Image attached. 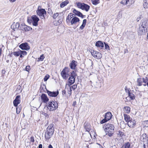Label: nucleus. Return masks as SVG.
Here are the masks:
<instances>
[{"label":"nucleus","instance_id":"obj_1","mask_svg":"<svg viewBox=\"0 0 148 148\" xmlns=\"http://www.w3.org/2000/svg\"><path fill=\"white\" fill-rule=\"evenodd\" d=\"M141 26L139 27L138 31L139 35H141L144 33L147 32L148 30V20L143 19L141 22Z\"/></svg>","mask_w":148,"mask_h":148},{"label":"nucleus","instance_id":"obj_2","mask_svg":"<svg viewBox=\"0 0 148 148\" xmlns=\"http://www.w3.org/2000/svg\"><path fill=\"white\" fill-rule=\"evenodd\" d=\"M104 128L106 135L109 136H112L114 133V126L113 124L110 123L106 124L104 125Z\"/></svg>","mask_w":148,"mask_h":148},{"label":"nucleus","instance_id":"obj_3","mask_svg":"<svg viewBox=\"0 0 148 148\" xmlns=\"http://www.w3.org/2000/svg\"><path fill=\"white\" fill-rule=\"evenodd\" d=\"M58 104L56 101H49L48 104L45 106L44 110L48 109L49 111H52L56 110L58 108Z\"/></svg>","mask_w":148,"mask_h":148},{"label":"nucleus","instance_id":"obj_4","mask_svg":"<svg viewBox=\"0 0 148 148\" xmlns=\"http://www.w3.org/2000/svg\"><path fill=\"white\" fill-rule=\"evenodd\" d=\"M53 125L51 124L48 126L46 129V131L45 132V138L48 140L52 136L54 132V128L53 127Z\"/></svg>","mask_w":148,"mask_h":148},{"label":"nucleus","instance_id":"obj_5","mask_svg":"<svg viewBox=\"0 0 148 148\" xmlns=\"http://www.w3.org/2000/svg\"><path fill=\"white\" fill-rule=\"evenodd\" d=\"M70 69L67 67H65L61 73V75L63 78L66 79L69 75V72Z\"/></svg>","mask_w":148,"mask_h":148},{"label":"nucleus","instance_id":"obj_6","mask_svg":"<svg viewBox=\"0 0 148 148\" xmlns=\"http://www.w3.org/2000/svg\"><path fill=\"white\" fill-rule=\"evenodd\" d=\"M77 74L74 71L71 73V76L69 78L68 81V85L70 86L73 84L75 82V79Z\"/></svg>","mask_w":148,"mask_h":148},{"label":"nucleus","instance_id":"obj_7","mask_svg":"<svg viewBox=\"0 0 148 148\" xmlns=\"http://www.w3.org/2000/svg\"><path fill=\"white\" fill-rule=\"evenodd\" d=\"M90 52L92 55L95 58L97 59H100L102 57L101 54L99 52L91 50Z\"/></svg>","mask_w":148,"mask_h":148},{"label":"nucleus","instance_id":"obj_8","mask_svg":"<svg viewBox=\"0 0 148 148\" xmlns=\"http://www.w3.org/2000/svg\"><path fill=\"white\" fill-rule=\"evenodd\" d=\"M19 48L22 50H28L30 49V47L27 42L22 43L19 46Z\"/></svg>","mask_w":148,"mask_h":148},{"label":"nucleus","instance_id":"obj_9","mask_svg":"<svg viewBox=\"0 0 148 148\" xmlns=\"http://www.w3.org/2000/svg\"><path fill=\"white\" fill-rule=\"evenodd\" d=\"M37 13L41 18L43 19L45 18V15L46 14V12L45 9H42L40 10H37Z\"/></svg>","mask_w":148,"mask_h":148},{"label":"nucleus","instance_id":"obj_10","mask_svg":"<svg viewBox=\"0 0 148 148\" xmlns=\"http://www.w3.org/2000/svg\"><path fill=\"white\" fill-rule=\"evenodd\" d=\"M33 25L36 26L38 25V22L39 20V18L36 15H33L31 17Z\"/></svg>","mask_w":148,"mask_h":148},{"label":"nucleus","instance_id":"obj_11","mask_svg":"<svg viewBox=\"0 0 148 148\" xmlns=\"http://www.w3.org/2000/svg\"><path fill=\"white\" fill-rule=\"evenodd\" d=\"M47 93L49 96L52 97H56L58 95L59 92L58 90L56 91L51 92L47 90Z\"/></svg>","mask_w":148,"mask_h":148},{"label":"nucleus","instance_id":"obj_12","mask_svg":"<svg viewBox=\"0 0 148 148\" xmlns=\"http://www.w3.org/2000/svg\"><path fill=\"white\" fill-rule=\"evenodd\" d=\"M20 28L21 29L25 31H29L32 29L31 27L25 25L24 23H22L21 24Z\"/></svg>","mask_w":148,"mask_h":148},{"label":"nucleus","instance_id":"obj_13","mask_svg":"<svg viewBox=\"0 0 148 148\" xmlns=\"http://www.w3.org/2000/svg\"><path fill=\"white\" fill-rule=\"evenodd\" d=\"M20 99L21 97L20 95H17L15 99L13 101L14 105V106L17 107L18 105L20 103Z\"/></svg>","mask_w":148,"mask_h":148},{"label":"nucleus","instance_id":"obj_14","mask_svg":"<svg viewBox=\"0 0 148 148\" xmlns=\"http://www.w3.org/2000/svg\"><path fill=\"white\" fill-rule=\"evenodd\" d=\"M127 124L130 127L134 128L136 125V121L134 120L131 119L128 122Z\"/></svg>","mask_w":148,"mask_h":148},{"label":"nucleus","instance_id":"obj_15","mask_svg":"<svg viewBox=\"0 0 148 148\" xmlns=\"http://www.w3.org/2000/svg\"><path fill=\"white\" fill-rule=\"evenodd\" d=\"M77 65V62L75 60H73L70 63L69 66L71 69H75Z\"/></svg>","mask_w":148,"mask_h":148},{"label":"nucleus","instance_id":"obj_16","mask_svg":"<svg viewBox=\"0 0 148 148\" xmlns=\"http://www.w3.org/2000/svg\"><path fill=\"white\" fill-rule=\"evenodd\" d=\"M40 97L42 102L45 103H47L49 101V98L45 93H42Z\"/></svg>","mask_w":148,"mask_h":148},{"label":"nucleus","instance_id":"obj_17","mask_svg":"<svg viewBox=\"0 0 148 148\" xmlns=\"http://www.w3.org/2000/svg\"><path fill=\"white\" fill-rule=\"evenodd\" d=\"M80 21L78 17L75 16L72 18L70 21V23L72 25L75 24L77 22Z\"/></svg>","mask_w":148,"mask_h":148},{"label":"nucleus","instance_id":"obj_18","mask_svg":"<svg viewBox=\"0 0 148 148\" xmlns=\"http://www.w3.org/2000/svg\"><path fill=\"white\" fill-rule=\"evenodd\" d=\"M19 27L20 24L18 23H14L11 25V28L12 29L15 30H17Z\"/></svg>","mask_w":148,"mask_h":148},{"label":"nucleus","instance_id":"obj_19","mask_svg":"<svg viewBox=\"0 0 148 148\" xmlns=\"http://www.w3.org/2000/svg\"><path fill=\"white\" fill-rule=\"evenodd\" d=\"M140 140L144 142H147L148 138L146 134H143L140 137Z\"/></svg>","mask_w":148,"mask_h":148},{"label":"nucleus","instance_id":"obj_20","mask_svg":"<svg viewBox=\"0 0 148 148\" xmlns=\"http://www.w3.org/2000/svg\"><path fill=\"white\" fill-rule=\"evenodd\" d=\"M95 46L97 47H99L101 49H102L104 47L103 42L99 40L97 41L95 43Z\"/></svg>","mask_w":148,"mask_h":148},{"label":"nucleus","instance_id":"obj_21","mask_svg":"<svg viewBox=\"0 0 148 148\" xmlns=\"http://www.w3.org/2000/svg\"><path fill=\"white\" fill-rule=\"evenodd\" d=\"M75 16V14L70 13L67 17L66 21L67 23H69L70 21L71 20V18Z\"/></svg>","mask_w":148,"mask_h":148},{"label":"nucleus","instance_id":"obj_22","mask_svg":"<svg viewBox=\"0 0 148 148\" xmlns=\"http://www.w3.org/2000/svg\"><path fill=\"white\" fill-rule=\"evenodd\" d=\"M112 116V114L110 112H107L105 115V117L107 119V120L108 121L111 119Z\"/></svg>","mask_w":148,"mask_h":148},{"label":"nucleus","instance_id":"obj_23","mask_svg":"<svg viewBox=\"0 0 148 148\" xmlns=\"http://www.w3.org/2000/svg\"><path fill=\"white\" fill-rule=\"evenodd\" d=\"M90 8L89 5L85 3H83L82 10H84L86 11H88Z\"/></svg>","mask_w":148,"mask_h":148},{"label":"nucleus","instance_id":"obj_24","mask_svg":"<svg viewBox=\"0 0 148 148\" xmlns=\"http://www.w3.org/2000/svg\"><path fill=\"white\" fill-rule=\"evenodd\" d=\"M124 117L125 121L127 123L132 119L129 115L126 114H124Z\"/></svg>","mask_w":148,"mask_h":148},{"label":"nucleus","instance_id":"obj_25","mask_svg":"<svg viewBox=\"0 0 148 148\" xmlns=\"http://www.w3.org/2000/svg\"><path fill=\"white\" fill-rule=\"evenodd\" d=\"M73 12L74 13L75 15L78 16H80L82 15V14L80 12L76 10L75 9H74L73 10Z\"/></svg>","mask_w":148,"mask_h":148},{"label":"nucleus","instance_id":"obj_26","mask_svg":"<svg viewBox=\"0 0 148 148\" xmlns=\"http://www.w3.org/2000/svg\"><path fill=\"white\" fill-rule=\"evenodd\" d=\"M87 20L86 19H84L83 21L82 24L79 27V29L81 30L83 29L85 27L86 23Z\"/></svg>","mask_w":148,"mask_h":148},{"label":"nucleus","instance_id":"obj_27","mask_svg":"<svg viewBox=\"0 0 148 148\" xmlns=\"http://www.w3.org/2000/svg\"><path fill=\"white\" fill-rule=\"evenodd\" d=\"M126 3L127 6H130L134 3V1L133 0H126Z\"/></svg>","mask_w":148,"mask_h":148},{"label":"nucleus","instance_id":"obj_28","mask_svg":"<svg viewBox=\"0 0 148 148\" xmlns=\"http://www.w3.org/2000/svg\"><path fill=\"white\" fill-rule=\"evenodd\" d=\"M117 135L118 137L122 138L124 135V133L123 132L119 130L117 132Z\"/></svg>","mask_w":148,"mask_h":148},{"label":"nucleus","instance_id":"obj_29","mask_svg":"<svg viewBox=\"0 0 148 148\" xmlns=\"http://www.w3.org/2000/svg\"><path fill=\"white\" fill-rule=\"evenodd\" d=\"M69 2L68 0H66L62 2L60 5V6L61 8H62L66 5Z\"/></svg>","mask_w":148,"mask_h":148},{"label":"nucleus","instance_id":"obj_30","mask_svg":"<svg viewBox=\"0 0 148 148\" xmlns=\"http://www.w3.org/2000/svg\"><path fill=\"white\" fill-rule=\"evenodd\" d=\"M124 112L127 113H129L130 111V108L128 106H125L124 108Z\"/></svg>","mask_w":148,"mask_h":148},{"label":"nucleus","instance_id":"obj_31","mask_svg":"<svg viewBox=\"0 0 148 148\" xmlns=\"http://www.w3.org/2000/svg\"><path fill=\"white\" fill-rule=\"evenodd\" d=\"M84 128L86 129V131H87L88 132H89L91 130L90 125L89 124H86V125H85Z\"/></svg>","mask_w":148,"mask_h":148},{"label":"nucleus","instance_id":"obj_32","mask_svg":"<svg viewBox=\"0 0 148 148\" xmlns=\"http://www.w3.org/2000/svg\"><path fill=\"white\" fill-rule=\"evenodd\" d=\"M138 83L137 85L138 86H140L142 85V80L141 78H138L137 81Z\"/></svg>","mask_w":148,"mask_h":148},{"label":"nucleus","instance_id":"obj_33","mask_svg":"<svg viewBox=\"0 0 148 148\" xmlns=\"http://www.w3.org/2000/svg\"><path fill=\"white\" fill-rule=\"evenodd\" d=\"M128 97L132 100H134L135 99L134 95L131 92L128 94Z\"/></svg>","mask_w":148,"mask_h":148},{"label":"nucleus","instance_id":"obj_34","mask_svg":"<svg viewBox=\"0 0 148 148\" xmlns=\"http://www.w3.org/2000/svg\"><path fill=\"white\" fill-rule=\"evenodd\" d=\"M92 4L95 5H96L100 2L99 0H91Z\"/></svg>","mask_w":148,"mask_h":148},{"label":"nucleus","instance_id":"obj_35","mask_svg":"<svg viewBox=\"0 0 148 148\" xmlns=\"http://www.w3.org/2000/svg\"><path fill=\"white\" fill-rule=\"evenodd\" d=\"M76 4L78 8L82 9L83 3H80V2H78L76 3Z\"/></svg>","mask_w":148,"mask_h":148},{"label":"nucleus","instance_id":"obj_36","mask_svg":"<svg viewBox=\"0 0 148 148\" xmlns=\"http://www.w3.org/2000/svg\"><path fill=\"white\" fill-rule=\"evenodd\" d=\"M20 54V50L19 49L18 51L14 52H13V55L16 56H18Z\"/></svg>","mask_w":148,"mask_h":148},{"label":"nucleus","instance_id":"obj_37","mask_svg":"<svg viewBox=\"0 0 148 148\" xmlns=\"http://www.w3.org/2000/svg\"><path fill=\"white\" fill-rule=\"evenodd\" d=\"M143 82L144 83V84H146L148 81V78L147 77H143L142 79Z\"/></svg>","mask_w":148,"mask_h":148},{"label":"nucleus","instance_id":"obj_38","mask_svg":"<svg viewBox=\"0 0 148 148\" xmlns=\"http://www.w3.org/2000/svg\"><path fill=\"white\" fill-rule=\"evenodd\" d=\"M104 43L105 45V49L107 50H110V47L108 44L105 42H104Z\"/></svg>","mask_w":148,"mask_h":148},{"label":"nucleus","instance_id":"obj_39","mask_svg":"<svg viewBox=\"0 0 148 148\" xmlns=\"http://www.w3.org/2000/svg\"><path fill=\"white\" fill-rule=\"evenodd\" d=\"M45 58V57L43 55H42L40 56V57L38 58V61H42L43 60L44 58Z\"/></svg>","mask_w":148,"mask_h":148},{"label":"nucleus","instance_id":"obj_40","mask_svg":"<svg viewBox=\"0 0 148 148\" xmlns=\"http://www.w3.org/2000/svg\"><path fill=\"white\" fill-rule=\"evenodd\" d=\"M20 54H22L24 56H25L27 54V52L25 51H21L20 50Z\"/></svg>","mask_w":148,"mask_h":148},{"label":"nucleus","instance_id":"obj_41","mask_svg":"<svg viewBox=\"0 0 148 148\" xmlns=\"http://www.w3.org/2000/svg\"><path fill=\"white\" fill-rule=\"evenodd\" d=\"M125 90L126 92L128 94L131 92V90L130 89V88H127L126 87H125Z\"/></svg>","mask_w":148,"mask_h":148},{"label":"nucleus","instance_id":"obj_42","mask_svg":"<svg viewBox=\"0 0 148 148\" xmlns=\"http://www.w3.org/2000/svg\"><path fill=\"white\" fill-rule=\"evenodd\" d=\"M126 148H130V144L129 142H127L125 143L124 145Z\"/></svg>","mask_w":148,"mask_h":148},{"label":"nucleus","instance_id":"obj_43","mask_svg":"<svg viewBox=\"0 0 148 148\" xmlns=\"http://www.w3.org/2000/svg\"><path fill=\"white\" fill-rule=\"evenodd\" d=\"M108 121V120H107V119L104 117V118L101 121V124H103L106 122Z\"/></svg>","mask_w":148,"mask_h":148},{"label":"nucleus","instance_id":"obj_44","mask_svg":"<svg viewBox=\"0 0 148 148\" xmlns=\"http://www.w3.org/2000/svg\"><path fill=\"white\" fill-rule=\"evenodd\" d=\"M77 85L74 84L69 89H71H71H73V90H74L75 89L77 88Z\"/></svg>","mask_w":148,"mask_h":148},{"label":"nucleus","instance_id":"obj_45","mask_svg":"<svg viewBox=\"0 0 148 148\" xmlns=\"http://www.w3.org/2000/svg\"><path fill=\"white\" fill-rule=\"evenodd\" d=\"M146 2V1H144V3L143 4V6L144 8H147L148 7V3H147V2Z\"/></svg>","mask_w":148,"mask_h":148},{"label":"nucleus","instance_id":"obj_46","mask_svg":"<svg viewBox=\"0 0 148 148\" xmlns=\"http://www.w3.org/2000/svg\"><path fill=\"white\" fill-rule=\"evenodd\" d=\"M144 125L145 127H148V121H144Z\"/></svg>","mask_w":148,"mask_h":148},{"label":"nucleus","instance_id":"obj_47","mask_svg":"<svg viewBox=\"0 0 148 148\" xmlns=\"http://www.w3.org/2000/svg\"><path fill=\"white\" fill-rule=\"evenodd\" d=\"M59 14L58 13H54L53 15V17L54 19H55L59 15Z\"/></svg>","mask_w":148,"mask_h":148},{"label":"nucleus","instance_id":"obj_48","mask_svg":"<svg viewBox=\"0 0 148 148\" xmlns=\"http://www.w3.org/2000/svg\"><path fill=\"white\" fill-rule=\"evenodd\" d=\"M126 0H122L120 2V3L124 5H127V4L126 3Z\"/></svg>","mask_w":148,"mask_h":148},{"label":"nucleus","instance_id":"obj_49","mask_svg":"<svg viewBox=\"0 0 148 148\" xmlns=\"http://www.w3.org/2000/svg\"><path fill=\"white\" fill-rule=\"evenodd\" d=\"M49 75H48L47 76L46 75L44 78V81H46L49 78Z\"/></svg>","mask_w":148,"mask_h":148},{"label":"nucleus","instance_id":"obj_50","mask_svg":"<svg viewBox=\"0 0 148 148\" xmlns=\"http://www.w3.org/2000/svg\"><path fill=\"white\" fill-rule=\"evenodd\" d=\"M16 113L17 114H19L20 112H21V109H20V108H19L18 109V108L17 107H16Z\"/></svg>","mask_w":148,"mask_h":148},{"label":"nucleus","instance_id":"obj_51","mask_svg":"<svg viewBox=\"0 0 148 148\" xmlns=\"http://www.w3.org/2000/svg\"><path fill=\"white\" fill-rule=\"evenodd\" d=\"M64 148H70V147L69 145L68 144H65L64 145Z\"/></svg>","mask_w":148,"mask_h":148},{"label":"nucleus","instance_id":"obj_52","mask_svg":"<svg viewBox=\"0 0 148 148\" xmlns=\"http://www.w3.org/2000/svg\"><path fill=\"white\" fill-rule=\"evenodd\" d=\"M45 110H44H44H43L44 112H42V114L44 115L45 116H48V114L47 113L45 112Z\"/></svg>","mask_w":148,"mask_h":148},{"label":"nucleus","instance_id":"obj_53","mask_svg":"<svg viewBox=\"0 0 148 148\" xmlns=\"http://www.w3.org/2000/svg\"><path fill=\"white\" fill-rule=\"evenodd\" d=\"M30 66H27L25 68V70L26 71L29 72V70Z\"/></svg>","mask_w":148,"mask_h":148},{"label":"nucleus","instance_id":"obj_54","mask_svg":"<svg viewBox=\"0 0 148 148\" xmlns=\"http://www.w3.org/2000/svg\"><path fill=\"white\" fill-rule=\"evenodd\" d=\"M30 141L31 142H32L33 143L34 142V138L33 136H32L30 138Z\"/></svg>","mask_w":148,"mask_h":148},{"label":"nucleus","instance_id":"obj_55","mask_svg":"<svg viewBox=\"0 0 148 148\" xmlns=\"http://www.w3.org/2000/svg\"><path fill=\"white\" fill-rule=\"evenodd\" d=\"M43 9L41 8V6H38V9L37 10H42V9Z\"/></svg>","mask_w":148,"mask_h":148},{"label":"nucleus","instance_id":"obj_56","mask_svg":"<svg viewBox=\"0 0 148 148\" xmlns=\"http://www.w3.org/2000/svg\"><path fill=\"white\" fill-rule=\"evenodd\" d=\"M66 94V91L65 90H63L62 91V94L63 95H65Z\"/></svg>","mask_w":148,"mask_h":148},{"label":"nucleus","instance_id":"obj_57","mask_svg":"<svg viewBox=\"0 0 148 148\" xmlns=\"http://www.w3.org/2000/svg\"><path fill=\"white\" fill-rule=\"evenodd\" d=\"M71 89H69V91L68 92V94L69 95H71Z\"/></svg>","mask_w":148,"mask_h":148},{"label":"nucleus","instance_id":"obj_58","mask_svg":"<svg viewBox=\"0 0 148 148\" xmlns=\"http://www.w3.org/2000/svg\"><path fill=\"white\" fill-rule=\"evenodd\" d=\"M42 144H39L38 146V148H42Z\"/></svg>","mask_w":148,"mask_h":148},{"label":"nucleus","instance_id":"obj_59","mask_svg":"<svg viewBox=\"0 0 148 148\" xmlns=\"http://www.w3.org/2000/svg\"><path fill=\"white\" fill-rule=\"evenodd\" d=\"M129 99V97H127L125 98V99H126V101H130V99Z\"/></svg>","mask_w":148,"mask_h":148},{"label":"nucleus","instance_id":"obj_60","mask_svg":"<svg viewBox=\"0 0 148 148\" xmlns=\"http://www.w3.org/2000/svg\"><path fill=\"white\" fill-rule=\"evenodd\" d=\"M16 0H9V1L11 2H14L16 1Z\"/></svg>","mask_w":148,"mask_h":148},{"label":"nucleus","instance_id":"obj_61","mask_svg":"<svg viewBox=\"0 0 148 148\" xmlns=\"http://www.w3.org/2000/svg\"><path fill=\"white\" fill-rule=\"evenodd\" d=\"M48 148H53L51 145H49L48 146Z\"/></svg>","mask_w":148,"mask_h":148},{"label":"nucleus","instance_id":"obj_62","mask_svg":"<svg viewBox=\"0 0 148 148\" xmlns=\"http://www.w3.org/2000/svg\"><path fill=\"white\" fill-rule=\"evenodd\" d=\"M142 148H146V146L145 144H143V146Z\"/></svg>","mask_w":148,"mask_h":148},{"label":"nucleus","instance_id":"obj_63","mask_svg":"<svg viewBox=\"0 0 148 148\" xmlns=\"http://www.w3.org/2000/svg\"><path fill=\"white\" fill-rule=\"evenodd\" d=\"M121 148H126V146H125V145H123L122 147Z\"/></svg>","mask_w":148,"mask_h":148},{"label":"nucleus","instance_id":"obj_64","mask_svg":"<svg viewBox=\"0 0 148 148\" xmlns=\"http://www.w3.org/2000/svg\"><path fill=\"white\" fill-rule=\"evenodd\" d=\"M19 56L21 58H22L23 57V55L22 54H21Z\"/></svg>","mask_w":148,"mask_h":148}]
</instances>
